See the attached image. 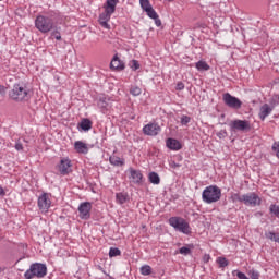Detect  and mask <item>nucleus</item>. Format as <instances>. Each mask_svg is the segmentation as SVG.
I'll use <instances>...</instances> for the list:
<instances>
[{
	"label": "nucleus",
	"mask_w": 279,
	"mask_h": 279,
	"mask_svg": "<svg viewBox=\"0 0 279 279\" xmlns=\"http://www.w3.org/2000/svg\"><path fill=\"white\" fill-rule=\"evenodd\" d=\"M10 99L13 101H29L32 94L24 83H17L13 85V88L9 93Z\"/></svg>",
	"instance_id": "nucleus-1"
},
{
	"label": "nucleus",
	"mask_w": 279,
	"mask_h": 279,
	"mask_svg": "<svg viewBox=\"0 0 279 279\" xmlns=\"http://www.w3.org/2000/svg\"><path fill=\"white\" fill-rule=\"evenodd\" d=\"M204 204H215L221 199V189L217 185H209L202 193Z\"/></svg>",
	"instance_id": "nucleus-2"
},
{
	"label": "nucleus",
	"mask_w": 279,
	"mask_h": 279,
	"mask_svg": "<svg viewBox=\"0 0 279 279\" xmlns=\"http://www.w3.org/2000/svg\"><path fill=\"white\" fill-rule=\"evenodd\" d=\"M47 276V265L41 263H35L29 266L24 274L25 279H34V278H45Z\"/></svg>",
	"instance_id": "nucleus-3"
},
{
	"label": "nucleus",
	"mask_w": 279,
	"mask_h": 279,
	"mask_svg": "<svg viewBox=\"0 0 279 279\" xmlns=\"http://www.w3.org/2000/svg\"><path fill=\"white\" fill-rule=\"evenodd\" d=\"M170 226L182 234H191V225L182 217H171L169 219Z\"/></svg>",
	"instance_id": "nucleus-4"
},
{
	"label": "nucleus",
	"mask_w": 279,
	"mask_h": 279,
	"mask_svg": "<svg viewBox=\"0 0 279 279\" xmlns=\"http://www.w3.org/2000/svg\"><path fill=\"white\" fill-rule=\"evenodd\" d=\"M35 27L41 34H47L53 29V20L49 16L38 15L35 20Z\"/></svg>",
	"instance_id": "nucleus-5"
},
{
	"label": "nucleus",
	"mask_w": 279,
	"mask_h": 279,
	"mask_svg": "<svg viewBox=\"0 0 279 279\" xmlns=\"http://www.w3.org/2000/svg\"><path fill=\"white\" fill-rule=\"evenodd\" d=\"M37 206L40 213H49V209L51 208V194H40L37 201Z\"/></svg>",
	"instance_id": "nucleus-6"
},
{
	"label": "nucleus",
	"mask_w": 279,
	"mask_h": 279,
	"mask_svg": "<svg viewBox=\"0 0 279 279\" xmlns=\"http://www.w3.org/2000/svg\"><path fill=\"white\" fill-rule=\"evenodd\" d=\"M243 204L245 206H252L253 208L256 206H260V196L254 192L243 194Z\"/></svg>",
	"instance_id": "nucleus-7"
},
{
	"label": "nucleus",
	"mask_w": 279,
	"mask_h": 279,
	"mask_svg": "<svg viewBox=\"0 0 279 279\" xmlns=\"http://www.w3.org/2000/svg\"><path fill=\"white\" fill-rule=\"evenodd\" d=\"M250 121L247 120H233L230 123V129L232 132H246L250 130Z\"/></svg>",
	"instance_id": "nucleus-8"
},
{
	"label": "nucleus",
	"mask_w": 279,
	"mask_h": 279,
	"mask_svg": "<svg viewBox=\"0 0 279 279\" xmlns=\"http://www.w3.org/2000/svg\"><path fill=\"white\" fill-rule=\"evenodd\" d=\"M222 99L226 106H228L229 108H234L235 110H239V108L243 106V102H241L239 98L230 95V93L223 94Z\"/></svg>",
	"instance_id": "nucleus-9"
},
{
	"label": "nucleus",
	"mask_w": 279,
	"mask_h": 279,
	"mask_svg": "<svg viewBox=\"0 0 279 279\" xmlns=\"http://www.w3.org/2000/svg\"><path fill=\"white\" fill-rule=\"evenodd\" d=\"M90 210H93L90 202L81 203L78 206V217L81 219H90Z\"/></svg>",
	"instance_id": "nucleus-10"
},
{
	"label": "nucleus",
	"mask_w": 279,
	"mask_h": 279,
	"mask_svg": "<svg viewBox=\"0 0 279 279\" xmlns=\"http://www.w3.org/2000/svg\"><path fill=\"white\" fill-rule=\"evenodd\" d=\"M71 167H73V163L71 162V159L68 157L62 158L57 166V169L61 173V175H69L71 173Z\"/></svg>",
	"instance_id": "nucleus-11"
},
{
	"label": "nucleus",
	"mask_w": 279,
	"mask_h": 279,
	"mask_svg": "<svg viewBox=\"0 0 279 279\" xmlns=\"http://www.w3.org/2000/svg\"><path fill=\"white\" fill-rule=\"evenodd\" d=\"M143 132L146 136H158L160 134V125L158 123H148L143 128Z\"/></svg>",
	"instance_id": "nucleus-12"
},
{
	"label": "nucleus",
	"mask_w": 279,
	"mask_h": 279,
	"mask_svg": "<svg viewBox=\"0 0 279 279\" xmlns=\"http://www.w3.org/2000/svg\"><path fill=\"white\" fill-rule=\"evenodd\" d=\"M130 177L129 179L133 184H141L143 182V173L141 170H134L133 168L129 169Z\"/></svg>",
	"instance_id": "nucleus-13"
},
{
	"label": "nucleus",
	"mask_w": 279,
	"mask_h": 279,
	"mask_svg": "<svg viewBox=\"0 0 279 279\" xmlns=\"http://www.w3.org/2000/svg\"><path fill=\"white\" fill-rule=\"evenodd\" d=\"M271 112H274V107L269 106L268 104H264L259 108V113H258L260 121H265V118L269 117Z\"/></svg>",
	"instance_id": "nucleus-14"
},
{
	"label": "nucleus",
	"mask_w": 279,
	"mask_h": 279,
	"mask_svg": "<svg viewBox=\"0 0 279 279\" xmlns=\"http://www.w3.org/2000/svg\"><path fill=\"white\" fill-rule=\"evenodd\" d=\"M166 145L168 149H171L172 151H180V149H182V144L175 138H168Z\"/></svg>",
	"instance_id": "nucleus-15"
},
{
	"label": "nucleus",
	"mask_w": 279,
	"mask_h": 279,
	"mask_svg": "<svg viewBox=\"0 0 279 279\" xmlns=\"http://www.w3.org/2000/svg\"><path fill=\"white\" fill-rule=\"evenodd\" d=\"M118 4L119 0H107L104 5L105 12H108L109 14H114Z\"/></svg>",
	"instance_id": "nucleus-16"
},
{
	"label": "nucleus",
	"mask_w": 279,
	"mask_h": 279,
	"mask_svg": "<svg viewBox=\"0 0 279 279\" xmlns=\"http://www.w3.org/2000/svg\"><path fill=\"white\" fill-rule=\"evenodd\" d=\"M74 149L77 154H88V144L82 142V141H76L74 143Z\"/></svg>",
	"instance_id": "nucleus-17"
},
{
	"label": "nucleus",
	"mask_w": 279,
	"mask_h": 279,
	"mask_svg": "<svg viewBox=\"0 0 279 279\" xmlns=\"http://www.w3.org/2000/svg\"><path fill=\"white\" fill-rule=\"evenodd\" d=\"M147 16H149V19H153L155 21V25L157 27H160V25H162V22L160 21V19H158V13H156V10H154V8L151 7L150 9L145 11Z\"/></svg>",
	"instance_id": "nucleus-18"
},
{
	"label": "nucleus",
	"mask_w": 279,
	"mask_h": 279,
	"mask_svg": "<svg viewBox=\"0 0 279 279\" xmlns=\"http://www.w3.org/2000/svg\"><path fill=\"white\" fill-rule=\"evenodd\" d=\"M111 69H114L116 71H122V69H125V64L122 63L119 60V56H114L110 63Z\"/></svg>",
	"instance_id": "nucleus-19"
},
{
	"label": "nucleus",
	"mask_w": 279,
	"mask_h": 279,
	"mask_svg": "<svg viewBox=\"0 0 279 279\" xmlns=\"http://www.w3.org/2000/svg\"><path fill=\"white\" fill-rule=\"evenodd\" d=\"M109 162L110 165H113V167H123L125 165V161L118 156H111L109 158Z\"/></svg>",
	"instance_id": "nucleus-20"
},
{
	"label": "nucleus",
	"mask_w": 279,
	"mask_h": 279,
	"mask_svg": "<svg viewBox=\"0 0 279 279\" xmlns=\"http://www.w3.org/2000/svg\"><path fill=\"white\" fill-rule=\"evenodd\" d=\"M78 128H81L83 132H88V130L93 128V122H90L88 119H83L78 124Z\"/></svg>",
	"instance_id": "nucleus-21"
},
{
	"label": "nucleus",
	"mask_w": 279,
	"mask_h": 279,
	"mask_svg": "<svg viewBox=\"0 0 279 279\" xmlns=\"http://www.w3.org/2000/svg\"><path fill=\"white\" fill-rule=\"evenodd\" d=\"M148 180L150 184H160V175H158L156 172H150L148 174Z\"/></svg>",
	"instance_id": "nucleus-22"
},
{
	"label": "nucleus",
	"mask_w": 279,
	"mask_h": 279,
	"mask_svg": "<svg viewBox=\"0 0 279 279\" xmlns=\"http://www.w3.org/2000/svg\"><path fill=\"white\" fill-rule=\"evenodd\" d=\"M196 69L197 71H210V65L206 63V61H198L196 62Z\"/></svg>",
	"instance_id": "nucleus-23"
},
{
	"label": "nucleus",
	"mask_w": 279,
	"mask_h": 279,
	"mask_svg": "<svg viewBox=\"0 0 279 279\" xmlns=\"http://www.w3.org/2000/svg\"><path fill=\"white\" fill-rule=\"evenodd\" d=\"M266 239L270 241H275V243H279V233H274L272 231L265 233Z\"/></svg>",
	"instance_id": "nucleus-24"
},
{
	"label": "nucleus",
	"mask_w": 279,
	"mask_h": 279,
	"mask_svg": "<svg viewBox=\"0 0 279 279\" xmlns=\"http://www.w3.org/2000/svg\"><path fill=\"white\" fill-rule=\"evenodd\" d=\"M116 199L118 204H125L128 202V194L125 193H118L116 195Z\"/></svg>",
	"instance_id": "nucleus-25"
},
{
	"label": "nucleus",
	"mask_w": 279,
	"mask_h": 279,
	"mask_svg": "<svg viewBox=\"0 0 279 279\" xmlns=\"http://www.w3.org/2000/svg\"><path fill=\"white\" fill-rule=\"evenodd\" d=\"M140 271H141L142 276H150L151 275V266L144 265L140 268Z\"/></svg>",
	"instance_id": "nucleus-26"
},
{
	"label": "nucleus",
	"mask_w": 279,
	"mask_h": 279,
	"mask_svg": "<svg viewBox=\"0 0 279 279\" xmlns=\"http://www.w3.org/2000/svg\"><path fill=\"white\" fill-rule=\"evenodd\" d=\"M140 5L144 12L153 8L151 3H149V0H140Z\"/></svg>",
	"instance_id": "nucleus-27"
},
{
	"label": "nucleus",
	"mask_w": 279,
	"mask_h": 279,
	"mask_svg": "<svg viewBox=\"0 0 279 279\" xmlns=\"http://www.w3.org/2000/svg\"><path fill=\"white\" fill-rule=\"evenodd\" d=\"M216 263L219 265L221 269H223V267H228L229 265L228 259L226 257H218Z\"/></svg>",
	"instance_id": "nucleus-28"
},
{
	"label": "nucleus",
	"mask_w": 279,
	"mask_h": 279,
	"mask_svg": "<svg viewBox=\"0 0 279 279\" xmlns=\"http://www.w3.org/2000/svg\"><path fill=\"white\" fill-rule=\"evenodd\" d=\"M130 93L131 95H133V97H138V95L143 93V90L138 86H133L131 87Z\"/></svg>",
	"instance_id": "nucleus-29"
},
{
	"label": "nucleus",
	"mask_w": 279,
	"mask_h": 279,
	"mask_svg": "<svg viewBox=\"0 0 279 279\" xmlns=\"http://www.w3.org/2000/svg\"><path fill=\"white\" fill-rule=\"evenodd\" d=\"M110 258H114V256H121V250L117 247H111L109 251Z\"/></svg>",
	"instance_id": "nucleus-30"
},
{
	"label": "nucleus",
	"mask_w": 279,
	"mask_h": 279,
	"mask_svg": "<svg viewBox=\"0 0 279 279\" xmlns=\"http://www.w3.org/2000/svg\"><path fill=\"white\" fill-rule=\"evenodd\" d=\"M111 16H112V13L105 11L104 13L100 14L99 21L109 22Z\"/></svg>",
	"instance_id": "nucleus-31"
},
{
	"label": "nucleus",
	"mask_w": 279,
	"mask_h": 279,
	"mask_svg": "<svg viewBox=\"0 0 279 279\" xmlns=\"http://www.w3.org/2000/svg\"><path fill=\"white\" fill-rule=\"evenodd\" d=\"M129 66L132 69V71H138V69H141V64L137 60L130 61Z\"/></svg>",
	"instance_id": "nucleus-32"
},
{
	"label": "nucleus",
	"mask_w": 279,
	"mask_h": 279,
	"mask_svg": "<svg viewBox=\"0 0 279 279\" xmlns=\"http://www.w3.org/2000/svg\"><path fill=\"white\" fill-rule=\"evenodd\" d=\"M232 276H236L239 279H250V277L239 270H233Z\"/></svg>",
	"instance_id": "nucleus-33"
},
{
	"label": "nucleus",
	"mask_w": 279,
	"mask_h": 279,
	"mask_svg": "<svg viewBox=\"0 0 279 279\" xmlns=\"http://www.w3.org/2000/svg\"><path fill=\"white\" fill-rule=\"evenodd\" d=\"M248 276H250V278H252V279H258V278H260V274L258 272V270H254V269H252V270L248 271Z\"/></svg>",
	"instance_id": "nucleus-34"
},
{
	"label": "nucleus",
	"mask_w": 279,
	"mask_h": 279,
	"mask_svg": "<svg viewBox=\"0 0 279 279\" xmlns=\"http://www.w3.org/2000/svg\"><path fill=\"white\" fill-rule=\"evenodd\" d=\"M272 151L275 153V155L277 156V158L279 159V142H275L272 144Z\"/></svg>",
	"instance_id": "nucleus-35"
},
{
	"label": "nucleus",
	"mask_w": 279,
	"mask_h": 279,
	"mask_svg": "<svg viewBox=\"0 0 279 279\" xmlns=\"http://www.w3.org/2000/svg\"><path fill=\"white\" fill-rule=\"evenodd\" d=\"M270 213H272V215H276V217H279V206L278 205H271L270 206Z\"/></svg>",
	"instance_id": "nucleus-36"
},
{
	"label": "nucleus",
	"mask_w": 279,
	"mask_h": 279,
	"mask_svg": "<svg viewBox=\"0 0 279 279\" xmlns=\"http://www.w3.org/2000/svg\"><path fill=\"white\" fill-rule=\"evenodd\" d=\"M180 254H183V256H189L191 254V248L183 246L179 250Z\"/></svg>",
	"instance_id": "nucleus-37"
},
{
	"label": "nucleus",
	"mask_w": 279,
	"mask_h": 279,
	"mask_svg": "<svg viewBox=\"0 0 279 279\" xmlns=\"http://www.w3.org/2000/svg\"><path fill=\"white\" fill-rule=\"evenodd\" d=\"M181 123L182 125H187V123H191V118L189 116L181 117Z\"/></svg>",
	"instance_id": "nucleus-38"
},
{
	"label": "nucleus",
	"mask_w": 279,
	"mask_h": 279,
	"mask_svg": "<svg viewBox=\"0 0 279 279\" xmlns=\"http://www.w3.org/2000/svg\"><path fill=\"white\" fill-rule=\"evenodd\" d=\"M232 199H233V202H242V204H243V195H239L235 193L232 195Z\"/></svg>",
	"instance_id": "nucleus-39"
},
{
	"label": "nucleus",
	"mask_w": 279,
	"mask_h": 279,
	"mask_svg": "<svg viewBox=\"0 0 279 279\" xmlns=\"http://www.w3.org/2000/svg\"><path fill=\"white\" fill-rule=\"evenodd\" d=\"M15 149H16V151H23V143H21V140L16 141Z\"/></svg>",
	"instance_id": "nucleus-40"
},
{
	"label": "nucleus",
	"mask_w": 279,
	"mask_h": 279,
	"mask_svg": "<svg viewBox=\"0 0 279 279\" xmlns=\"http://www.w3.org/2000/svg\"><path fill=\"white\" fill-rule=\"evenodd\" d=\"M218 138H226L228 136V132L226 130H221L217 133Z\"/></svg>",
	"instance_id": "nucleus-41"
},
{
	"label": "nucleus",
	"mask_w": 279,
	"mask_h": 279,
	"mask_svg": "<svg viewBox=\"0 0 279 279\" xmlns=\"http://www.w3.org/2000/svg\"><path fill=\"white\" fill-rule=\"evenodd\" d=\"M51 36L56 38V40H62V36L60 35V33H58V31L52 32Z\"/></svg>",
	"instance_id": "nucleus-42"
},
{
	"label": "nucleus",
	"mask_w": 279,
	"mask_h": 279,
	"mask_svg": "<svg viewBox=\"0 0 279 279\" xmlns=\"http://www.w3.org/2000/svg\"><path fill=\"white\" fill-rule=\"evenodd\" d=\"M99 24L101 25V27H104V29H110V24H108V22L99 21Z\"/></svg>",
	"instance_id": "nucleus-43"
},
{
	"label": "nucleus",
	"mask_w": 279,
	"mask_h": 279,
	"mask_svg": "<svg viewBox=\"0 0 279 279\" xmlns=\"http://www.w3.org/2000/svg\"><path fill=\"white\" fill-rule=\"evenodd\" d=\"M177 90H184V83L179 82V83L177 84Z\"/></svg>",
	"instance_id": "nucleus-44"
},
{
	"label": "nucleus",
	"mask_w": 279,
	"mask_h": 279,
	"mask_svg": "<svg viewBox=\"0 0 279 279\" xmlns=\"http://www.w3.org/2000/svg\"><path fill=\"white\" fill-rule=\"evenodd\" d=\"M0 95H5V86L0 85Z\"/></svg>",
	"instance_id": "nucleus-45"
},
{
	"label": "nucleus",
	"mask_w": 279,
	"mask_h": 279,
	"mask_svg": "<svg viewBox=\"0 0 279 279\" xmlns=\"http://www.w3.org/2000/svg\"><path fill=\"white\" fill-rule=\"evenodd\" d=\"M204 260L205 263H208V260H210V255H205Z\"/></svg>",
	"instance_id": "nucleus-46"
},
{
	"label": "nucleus",
	"mask_w": 279,
	"mask_h": 279,
	"mask_svg": "<svg viewBox=\"0 0 279 279\" xmlns=\"http://www.w3.org/2000/svg\"><path fill=\"white\" fill-rule=\"evenodd\" d=\"M0 195H5V191L0 186Z\"/></svg>",
	"instance_id": "nucleus-47"
},
{
	"label": "nucleus",
	"mask_w": 279,
	"mask_h": 279,
	"mask_svg": "<svg viewBox=\"0 0 279 279\" xmlns=\"http://www.w3.org/2000/svg\"><path fill=\"white\" fill-rule=\"evenodd\" d=\"M172 167H179L178 163L175 162H172Z\"/></svg>",
	"instance_id": "nucleus-48"
},
{
	"label": "nucleus",
	"mask_w": 279,
	"mask_h": 279,
	"mask_svg": "<svg viewBox=\"0 0 279 279\" xmlns=\"http://www.w3.org/2000/svg\"><path fill=\"white\" fill-rule=\"evenodd\" d=\"M168 1H173V0H168Z\"/></svg>",
	"instance_id": "nucleus-49"
}]
</instances>
